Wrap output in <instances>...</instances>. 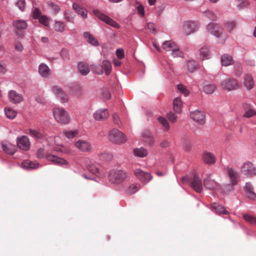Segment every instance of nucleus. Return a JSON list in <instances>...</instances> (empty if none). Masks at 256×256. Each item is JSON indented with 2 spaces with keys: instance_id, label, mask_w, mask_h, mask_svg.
Returning <instances> with one entry per match:
<instances>
[{
  "instance_id": "1",
  "label": "nucleus",
  "mask_w": 256,
  "mask_h": 256,
  "mask_svg": "<svg viewBox=\"0 0 256 256\" xmlns=\"http://www.w3.org/2000/svg\"><path fill=\"white\" fill-rule=\"evenodd\" d=\"M55 120L62 124H68L70 120L68 112L63 108H55L52 110Z\"/></svg>"
},
{
  "instance_id": "2",
  "label": "nucleus",
  "mask_w": 256,
  "mask_h": 256,
  "mask_svg": "<svg viewBox=\"0 0 256 256\" xmlns=\"http://www.w3.org/2000/svg\"><path fill=\"white\" fill-rule=\"evenodd\" d=\"M108 138L110 142L118 144L124 143L127 140L126 136L118 129L110 130Z\"/></svg>"
},
{
  "instance_id": "3",
  "label": "nucleus",
  "mask_w": 256,
  "mask_h": 256,
  "mask_svg": "<svg viewBox=\"0 0 256 256\" xmlns=\"http://www.w3.org/2000/svg\"><path fill=\"white\" fill-rule=\"evenodd\" d=\"M206 29L208 32L216 38L224 37L223 40L221 42L222 43H224L228 38L227 35L223 33L222 28L217 24H209L207 26Z\"/></svg>"
},
{
  "instance_id": "4",
  "label": "nucleus",
  "mask_w": 256,
  "mask_h": 256,
  "mask_svg": "<svg viewBox=\"0 0 256 256\" xmlns=\"http://www.w3.org/2000/svg\"><path fill=\"white\" fill-rule=\"evenodd\" d=\"M127 177L126 172L121 170H112L109 174L110 180L114 184H120L124 182Z\"/></svg>"
},
{
  "instance_id": "5",
  "label": "nucleus",
  "mask_w": 256,
  "mask_h": 256,
  "mask_svg": "<svg viewBox=\"0 0 256 256\" xmlns=\"http://www.w3.org/2000/svg\"><path fill=\"white\" fill-rule=\"evenodd\" d=\"M220 86L224 90L232 91L237 90L239 85L237 80L234 78H226L220 83Z\"/></svg>"
},
{
  "instance_id": "6",
  "label": "nucleus",
  "mask_w": 256,
  "mask_h": 256,
  "mask_svg": "<svg viewBox=\"0 0 256 256\" xmlns=\"http://www.w3.org/2000/svg\"><path fill=\"white\" fill-rule=\"evenodd\" d=\"M93 12L94 14L98 18V19L104 22L106 24L115 28H118L120 27L119 24L116 22L114 20L110 18L108 16L101 12L98 10H94Z\"/></svg>"
},
{
  "instance_id": "7",
  "label": "nucleus",
  "mask_w": 256,
  "mask_h": 256,
  "mask_svg": "<svg viewBox=\"0 0 256 256\" xmlns=\"http://www.w3.org/2000/svg\"><path fill=\"white\" fill-rule=\"evenodd\" d=\"M198 28L199 26L196 22H186L183 26L182 32L184 35L188 36L196 31Z\"/></svg>"
},
{
  "instance_id": "8",
  "label": "nucleus",
  "mask_w": 256,
  "mask_h": 256,
  "mask_svg": "<svg viewBox=\"0 0 256 256\" xmlns=\"http://www.w3.org/2000/svg\"><path fill=\"white\" fill-rule=\"evenodd\" d=\"M241 172L246 176H253L256 175V168L252 162H247L242 166Z\"/></svg>"
},
{
  "instance_id": "9",
  "label": "nucleus",
  "mask_w": 256,
  "mask_h": 256,
  "mask_svg": "<svg viewBox=\"0 0 256 256\" xmlns=\"http://www.w3.org/2000/svg\"><path fill=\"white\" fill-rule=\"evenodd\" d=\"M74 146L82 152H90L92 150L91 144L85 140H79L74 142Z\"/></svg>"
},
{
  "instance_id": "10",
  "label": "nucleus",
  "mask_w": 256,
  "mask_h": 256,
  "mask_svg": "<svg viewBox=\"0 0 256 256\" xmlns=\"http://www.w3.org/2000/svg\"><path fill=\"white\" fill-rule=\"evenodd\" d=\"M18 147L24 151L28 150L30 146V142L28 138L26 136H18L16 138Z\"/></svg>"
},
{
  "instance_id": "11",
  "label": "nucleus",
  "mask_w": 256,
  "mask_h": 256,
  "mask_svg": "<svg viewBox=\"0 0 256 256\" xmlns=\"http://www.w3.org/2000/svg\"><path fill=\"white\" fill-rule=\"evenodd\" d=\"M52 93L56 97L62 102L66 103L68 101V98L64 92L58 86H54L52 88Z\"/></svg>"
},
{
  "instance_id": "12",
  "label": "nucleus",
  "mask_w": 256,
  "mask_h": 256,
  "mask_svg": "<svg viewBox=\"0 0 256 256\" xmlns=\"http://www.w3.org/2000/svg\"><path fill=\"white\" fill-rule=\"evenodd\" d=\"M190 186L197 192L200 193L202 190V180L196 174H194L192 178L189 180Z\"/></svg>"
},
{
  "instance_id": "13",
  "label": "nucleus",
  "mask_w": 256,
  "mask_h": 256,
  "mask_svg": "<svg viewBox=\"0 0 256 256\" xmlns=\"http://www.w3.org/2000/svg\"><path fill=\"white\" fill-rule=\"evenodd\" d=\"M226 170L232 185L234 186L237 184L239 177V174L238 171L230 167H226Z\"/></svg>"
},
{
  "instance_id": "14",
  "label": "nucleus",
  "mask_w": 256,
  "mask_h": 256,
  "mask_svg": "<svg viewBox=\"0 0 256 256\" xmlns=\"http://www.w3.org/2000/svg\"><path fill=\"white\" fill-rule=\"evenodd\" d=\"M88 170L98 177L102 178L104 176V174L102 171L100 166L98 164H89L88 166Z\"/></svg>"
},
{
  "instance_id": "15",
  "label": "nucleus",
  "mask_w": 256,
  "mask_h": 256,
  "mask_svg": "<svg viewBox=\"0 0 256 256\" xmlns=\"http://www.w3.org/2000/svg\"><path fill=\"white\" fill-rule=\"evenodd\" d=\"M191 118L200 124H204L205 122V115L200 110H196L190 112Z\"/></svg>"
},
{
  "instance_id": "16",
  "label": "nucleus",
  "mask_w": 256,
  "mask_h": 256,
  "mask_svg": "<svg viewBox=\"0 0 256 256\" xmlns=\"http://www.w3.org/2000/svg\"><path fill=\"white\" fill-rule=\"evenodd\" d=\"M109 116L108 110L106 108H101L97 110L93 114L96 120H104L107 118Z\"/></svg>"
},
{
  "instance_id": "17",
  "label": "nucleus",
  "mask_w": 256,
  "mask_h": 256,
  "mask_svg": "<svg viewBox=\"0 0 256 256\" xmlns=\"http://www.w3.org/2000/svg\"><path fill=\"white\" fill-rule=\"evenodd\" d=\"M204 185L206 189L212 190L219 188V184L214 180L211 179L210 176L204 180Z\"/></svg>"
},
{
  "instance_id": "18",
  "label": "nucleus",
  "mask_w": 256,
  "mask_h": 256,
  "mask_svg": "<svg viewBox=\"0 0 256 256\" xmlns=\"http://www.w3.org/2000/svg\"><path fill=\"white\" fill-rule=\"evenodd\" d=\"M242 106L245 111L243 116L244 117L250 118L254 116H256V112L252 108V106L250 104L247 102H244L242 104Z\"/></svg>"
},
{
  "instance_id": "19",
  "label": "nucleus",
  "mask_w": 256,
  "mask_h": 256,
  "mask_svg": "<svg viewBox=\"0 0 256 256\" xmlns=\"http://www.w3.org/2000/svg\"><path fill=\"white\" fill-rule=\"evenodd\" d=\"M8 98L11 102L13 104H18L21 102L23 100L22 94H18L15 90H10L8 92Z\"/></svg>"
},
{
  "instance_id": "20",
  "label": "nucleus",
  "mask_w": 256,
  "mask_h": 256,
  "mask_svg": "<svg viewBox=\"0 0 256 256\" xmlns=\"http://www.w3.org/2000/svg\"><path fill=\"white\" fill-rule=\"evenodd\" d=\"M72 8L74 12L80 15L82 18H87V11L84 8L81 6L80 4L76 2L72 4Z\"/></svg>"
},
{
  "instance_id": "21",
  "label": "nucleus",
  "mask_w": 256,
  "mask_h": 256,
  "mask_svg": "<svg viewBox=\"0 0 256 256\" xmlns=\"http://www.w3.org/2000/svg\"><path fill=\"white\" fill-rule=\"evenodd\" d=\"M2 147L3 151L10 155H13L16 152V147L14 144L10 143H2Z\"/></svg>"
},
{
  "instance_id": "22",
  "label": "nucleus",
  "mask_w": 256,
  "mask_h": 256,
  "mask_svg": "<svg viewBox=\"0 0 256 256\" xmlns=\"http://www.w3.org/2000/svg\"><path fill=\"white\" fill-rule=\"evenodd\" d=\"M202 160L204 162L208 164H212L216 162L214 155L210 152H206L203 154Z\"/></svg>"
},
{
  "instance_id": "23",
  "label": "nucleus",
  "mask_w": 256,
  "mask_h": 256,
  "mask_svg": "<svg viewBox=\"0 0 256 256\" xmlns=\"http://www.w3.org/2000/svg\"><path fill=\"white\" fill-rule=\"evenodd\" d=\"M39 164L36 162H32L28 160H24L22 163V167L26 170H31L38 167Z\"/></svg>"
},
{
  "instance_id": "24",
  "label": "nucleus",
  "mask_w": 256,
  "mask_h": 256,
  "mask_svg": "<svg viewBox=\"0 0 256 256\" xmlns=\"http://www.w3.org/2000/svg\"><path fill=\"white\" fill-rule=\"evenodd\" d=\"M244 85L248 90L253 88L254 82L252 77L250 74H246L244 77Z\"/></svg>"
},
{
  "instance_id": "25",
  "label": "nucleus",
  "mask_w": 256,
  "mask_h": 256,
  "mask_svg": "<svg viewBox=\"0 0 256 256\" xmlns=\"http://www.w3.org/2000/svg\"><path fill=\"white\" fill-rule=\"evenodd\" d=\"M221 62L224 66H228L234 64L232 57L228 54H224L222 56Z\"/></svg>"
},
{
  "instance_id": "26",
  "label": "nucleus",
  "mask_w": 256,
  "mask_h": 256,
  "mask_svg": "<svg viewBox=\"0 0 256 256\" xmlns=\"http://www.w3.org/2000/svg\"><path fill=\"white\" fill-rule=\"evenodd\" d=\"M83 36L86 40L87 42L92 45L94 46H98L99 45L98 42L90 32H84Z\"/></svg>"
},
{
  "instance_id": "27",
  "label": "nucleus",
  "mask_w": 256,
  "mask_h": 256,
  "mask_svg": "<svg viewBox=\"0 0 256 256\" xmlns=\"http://www.w3.org/2000/svg\"><path fill=\"white\" fill-rule=\"evenodd\" d=\"M38 72L44 78H47L50 75V68L44 64H41L38 67Z\"/></svg>"
},
{
  "instance_id": "28",
  "label": "nucleus",
  "mask_w": 256,
  "mask_h": 256,
  "mask_svg": "<svg viewBox=\"0 0 256 256\" xmlns=\"http://www.w3.org/2000/svg\"><path fill=\"white\" fill-rule=\"evenodd\" d=\"M211 208L218 214H228V211L226 210L224 207L216 203H214L211 205Z\"/></svg>"
},
{
  "instance_id": "29",
  "label": "nucleus",
  "mask_w": 256,
  "mask_h": 256,
  "mask_svg": "<svg viewBox=\"0 0 256 256\" xmlns=\"http://www.w3.org/2000/svg\"><path fill=\"white\" fill-rule=\"evenodd\" d=\"M210 50L207 46H204L202 47L199 50L200 58L202 60H206L209 58Z\"/></svg>"
},
{
  "instance_id": "30",
  "label": "nucleus",
  "mask_w": 256,
  "mask_h": 256,
  "mask_svg": "<svg viewBox=\"0 0 256 256\" xmlns=\"http://www.w3.org/2000/svg\"><path fill=\"white\" fill-rule=\"evenodd\" d=\"M78 72L83 76L87 75L90 71L88 66L82 62H80L78 64Z\"/></svg>"
},
{
  "instance_id": "31",
  "label": "nucleus",
  "mask_w": 256,
  "mask_h": 256,
  "mask_svg": "<svg viewBox=\"0 0 256 256\" xmlns=\"http://www.w3.org/2000/svg\"><path fill=\"white\" fill-rule=\"evenodd\" d=\"M176 44L172 40H166L162 44V48L166 51H172L176 46Z\"/></svg>"
},
{
  "instance_id": "32",
  "label": "nucleus",
  "mask_w": 256,
  "mask_h": 256,
  "mask_svg": "<svg viewBox=\"0 0 256 256\" xmlns=\"http://www.w3.org/2000/svg\"><path fill=\"white\" fill-rule=\"evenodd\" d=\"M155 142V139L152 134L150 132H145V145L152 146Z\"/></svg>"
},
{
  "instance_id": "33",
  "label": "nucleus",
  "mask_w": 256,
  "mask_h": 256,
  "mask_svg": "<svg viewBox=\"0 0 256 256\" xmlns=\"http://www.w3.org/2000/svg\"><path fill=\"white\" fill-rule=\"evenodd\" d=\"M173 108L176 112L180 113L182 109V102L179 97L174 99L173 102Z\"/></svg>"
},
{
  "instance_id": "34",
  "label": "nucleus",
  "mask_w": 256,
  "mask_h": 256,
  "mask_svg": "<svg viewBox=\"0 0 256 256\" xmlns=\"http://www.w3.org/2000/svg\"><path fill=\"white\" fill-rule=\"evenodd\" d=\"M198 62L196 60H188L186 62V68L190 72H192L198 68Z\"/></svg>"
},
{
  "instance_id": "35",
  "label": "nucleus",
  "mask_w": 256,
  "mask_h": 256,
  "mask_svg": "<svg viewBox=\"0 0 256 256\" xmlns=\"http://www.w3.org/2000/svg\"><path fill=\"white\" fill-rule=\"evenodd\" d=\"M13 26L17 29L24 30L27 28L28 24L24 20H17L13 22Z\"/></svg>"
},
{
  "instance_id": "36",
  "label": "nucleus",
  "mask_w": 256,
  "mask_h": 256,
  "mask_svg": "<svg viewBox=\"0 0 256 256\" xmlns=\"http://www.w3.org/2000/svg\"><path fill=\"white\" fill-rule=\"evenodd\" d=\"M224 26L228 32L231 33L236 26V22L235 21L231 20L226 22L224 24Z\"/></svg>"
},
{
  "instance_id": "37",
  "label": "nucleus",
  "mask_w": 256,
  "mask_h": 256,
  "mask_svg": "<svg viewBox=\"0 0 256 256\" xmlns=\"http://www.w3.org/2000/svg\"><path fill=\"white\" fill-rule=\"evenodd\" d=\"M54 29L56 31L62 32L65 30V24L61 21H56Z\"/></svg>"
},
{
  "instance_id": "38",
  "label": "nucleus",
  "mask_w": 256,
  "mask_h": 256,
  "mask_svg": "<svg viewBox=\"0 0 256 256\" xmlns=\"http://www.w3.org/2000/svg\"><path fill=\"white\" fill-rule=\"evenodd\" d=\"M158 120L163 126L164 130L168 131L170 130V124L168 120L162 116H160L158 118Z\"/></svg>"
},
{
  "instance_id": "39",
  "label": "nucleus",
  "mask_w": 256,
  "mask_h": 256,
  "mask_svg": "<svg viewBox=\"0 0 256 256\" xmlns=\"http://www.w3.org/2000/svg\"><path fill=\"white\" fill-rule=\"evenodd\" d=\"M62 134L65 136L68 139H72L77 136L78 134V130H68L64 131L62 133Z\"/></svg>"
},
{
  "instance_id": "40",
  "label": "nucleus",
  "mask_w": 256,
  "mask_h": 256,
  "mask_svg": "<svg viewBox=\"0 0 256 256\" xmlns=\"http://www.w3.org/2000/svg\"><path fill=\"white\" fill-rule=\"evenodd\" d=\"M102 68L104 69L106 74L109 75L112 70V64L110 62L104 60L102 62Z\"/></svg>"
},
{
  "instance_id": "41",
  "label": "nucleus",
  "mask_w": 256,
  "mask_h": 256,
  "mask_svg": "<svg viewBox=\"0 0 256 256\" xmlns=\"http://www.w3.org/2000/svg\"><path fill=\"white\" fill-rule=\"evenodd\" d=\"M99 158L101 160L109 161L112 158V154L110 152H104L98 155Z\"/></svg>"
},
{
  "instance_id": "42",
  "label": "nucleus",
  "mask_w": 256,
  "mask_h": 256,
  "mask_svg": "<svg viewBox=\"0 0 256 256\" xmlns=\"http://www.w3.org/2000/svg\"><path fill=\"white\" fill-rule=\"evenodd\" d=\"M28 130L30 134L35 138L40 140L44 138V136L42 134L34 129L30 128Z\"/></svg>"
},
{
  "instance_id": "43",
  "label": "nucleus",
  "mask_w": 256,
  "mask_h": 256,
  "mask_svg": "<svg viewBox=\"0 0 256 256\" xmlns=\"http://www.w3.org/2000/svg\"><path fill=\"white\" fill-rule=\"evenodd\" d=\"M216 88V86L214 84H210L205 85L203 87V90L207 94H212L214 92Z\"/></svg>"
},
{
  "instance_id": "44",
  "label": "nucleus",
  "mask_w": 256,
  "mask_h": 256,
  "mask_svg": "<svg viewBox=\"0 0 256 256\" xmlns=\"http://www.w3.org/2000/svg\"><path fill=\"white\" fill-rule=\"evenodd\" d=\"M4 112L6 117L10 119H13L16 116V112L10 108H5Z\"/></svg>"
},
{
  "instance_id": "45",
  "label": "nucleus",
  "mask_w": 256,
  "mask_h": 256,
  "mask_svg": "<svg viewBox=\"0 0 256 256\" xmlns=\"http://www.w3.org/2000/svg\"><path fill=\"white\" fill-rule=\"evenodd\" d=\"M136 176L143 182L144 181V172L140 168H136L134 172Z\"/></svg>"
},
{
  "instance_id": "46",
  "label": "nucleus",
  "mask_w": 256,
  "mask_h": 256,
  "mask_svg": "<svg viewBox=\"0 0 256 256\" xmlns=\"http://www.w3.org/2000/svg\"><path fill=\"white\" fill-rule=\"evenodd\" d=\"M92 70L98 74H102L104 73L102 66L99 64L92 65Z\"/></svg>"
},
{
  "instance_id": "47",
  "label": "nucleus",
  "mask_w": 256,
  "mask_h": 256,
  "mask_svg": "<svg viewBox=\"0 0 256 256\" xmlns=\"http://www.w3.org/2000/svg\"><path fill=\"white\" fill-rule=\"evenodd\" d=\"M243 218L244 220L252 224H256V218L248 214H244Z\"/></svg>"
},
{
  "instance_id": "48",
  "label": "nucleus",
  "mask_w": 256,
  "mask_h": 256,
  "mask_svg": "<svg viewBox=\"0 0 256 256\" xmlns=\"http://www.w3.org/2000/svg\"><path fill=\"white\" fill-rule=\"evenodd\" d=\"M139 188H140L138 185L136 184H132L129 186L127 188L126 192L128 194H132L136 192Z\"/></svg>"
},
{
  "instance_id": "49",
  "label": "nucleus",
  "mask_w": 256,
  "mask_h": 256,
  "mask_svg": "<svg viewBox=\"0 0 256 256\" xmlns=\"http://www.w3.org/2000/svg\"><path fill=\"white\" fill-rule=\"evenodd\" d=\"M177 88L178 90L184 96H187L188 95L190 92L187 89L186 86L182 84H179L177 86Z\"/></svg>"
},
{
  "instance_id": "50",
  "label": "nucleus",
  "mask_w": 256,
  "mask_h": 256,
  "mask_svg": "<svg viewBox=\"0 0 256 256\" xmlns=\"http://www.w3.org/2000/svg\"><path fill=\"white\" fill-rule=\"evenodd\" d=\"M234 74L236 76H240L242 74V67L240 64L239 63H234Z\"/></svg>"
},
{
  "instance_id": "51",
  "label": "nucleus",
  "mask_w": 256,
  "mask_h": 256,
  "mask_svg": "<svg viewBox=\"0 0 256 256\" xmlns=\"http://www.w3.org/2000/svg\"><path fill=\"white\" fill-rule=\"evenodd\" d=\"M172 52V55L174 58H182L184 56L182 52L179 49L177 46H176V48H174Z\"/></svg>"
},
{
  "instance_id": "52",
  "label": "nucleus",
  "mask_w": 256,
  "mask_h": 256,
  "mask_svg": "<svg viewBox=\"0 0 256 256\" xmlns=\"http://www.w3.org/2000/svg\"><path fill=\"white\" fill-rule=\"evenodd\" d=\"M204 14L210 20L214 21L216 20V16L212 11L206 10L204 12Z\"/></svg>"
},
{
  "instance_id": "53",
  "label": "nucleus",
  "mask_w": 256,
  "mask_h": 256,
  "mask_svg": "<svg viewBox=\"0 0 256 256\" xmlns=\"http://www.w3.org/2000/svg\"><path fill=\"white\" fill-rule=\"evenodd\" d=\"M134 154L136 156L144 157V148L142 147L140 148H134Z\"/></svg>"
},
{
  "instance_id": "54",
  "label": "nucleus",
  "mask_w": 256,
  "mask_h": 256,
  "mask_svg": "<svg viewBox=\"0 0 256 256\" xmlns=\"http://www.w3.org/2000/svg\"><path fill=\"white\" fill-rule=\"evenodd\" d=\"M38 21L40 24L46 26H49V20L46 16L43 15L40 16Z\"/></svg>"
},
{
  "instance_id": "55",
  "label": "nucleus",
  "mask_w": 256,
  "mask_h": 256,
  "mask_svg": "<svg viewBox=\"0 0 256 256\" xmlns=\"http://www.w3.org/2000/svg\"><path fill=\"white\" fill-rule=\"evenodd\" d=\"M60 56L64 60H68L70 56L68 50L66 48H63L60 52Z\"/></svg>"
},
{
  "instance_id": "56",
  "label": "nucleus",
  "mask_w": 256,
  "mask_h": 256,
  "mask_svg": "<svg viewBox=\"0 0 256 256\" xmlns=\"http://www.w3.org/2000/svg\"><path fill=\"white\" fill-rule=\"evenodd\" d=\"M248 4L249 2L248 0H242L238 4H237V8L239 10H240L248 6Z\"/></svg>"
},
{
  "instance_id": "57",
  "label": "nucleus",
  "mask_w": 256,
  "mask_h": 256,
  "mask_svg": "<svg viewBox=\"0 0 256 256\" xmlns=\"http://www.w3.org/2000/svg\"><path fill=\"white\" fill-rule=\"evenodd\" d=\"M49 7L53 10L54 14H57L60 10V8L57 4L54 2H50L48 4Z\"/></svg>"
},
{
  "instance_id": "58",
  "label": "nucleus",
  "mask_w": 256,
  "mask_h": 256,
  "mask_svg": "<svg viewBox=\"0 0 256 256\" xmlns=\"http://www.w3.org/2000/svg\"><path fill=\"white\" fill-rule=\"evenodd\" d=\"M45 150L43 148H38L36 152V156L38 158H43L45 157Z\"/></svg>"
},
{
  "instance_id": "59",
  "label": "nucleus",
  "mask_w": 256,
  "mask_h": 256,
  "mask_svg": "<svg viewBox=\"0 0 256 256\" xmlns=\"http://www.w3.org/2000/svg\"><path fill=\"white\" fill-rule=\"evenodd\" d=\"M16 6L20 10L24 11L26 8L25 0H18L16 2Z\"/></svg>"
},
{
  "instance_id": "60",
  "label": "nucleus",
  "mask_w": 256,
  "mask_h": 256,
  "mask_svg": "<svg viewBox=\"0 0 256 256\" xmlns=\"http://www.w3.org/2000/svg\"><path fill=\"white\" fill-rule=\"evenodd\" d=\"M112 119L114 124L120 127L122 125V122L118 115L116 113L112 115Z\"/></svg>"
},
{
  "instance_id": "61",
  "label": "nucleus",
  "mask_w": 256,
  "mask_h": 256,
  "mask_svg": "<svg viewBox=\"0 0 256 256\" xmlns=\"http://www.w3.org/2000/svg\"><path fill=\"white\" fill-rule=\"evenodd\" d=\"M58 156L53 154H48L46 156V159L50 162H52L54 164H56L58 160Z\"/></svg>"
},
{
  "instance_id": "62",
  "label": "nucleus",
  "mask_w": 256,
  "mask_h": 256,
  "mask_svg": "<svg viewBox=\"0 0 256 256\" xmlns=\"http://www.w3.org/2000/svg\"><path fill=\"white\" fill-rule=\"evenodd\" d=\"M148 29L152 33L155 34L156 32V25L152 22H149L148 24Z\"/></svg>"
},
{
  "instance_id": "63",
  "label": "nucleus",
  "mask_w": 256,
  "mask_h": 256,
  "mask_svg": "<svg viewBox=\"0 0 256 256\" xmlns=\"http://www.w3.org/2000/svg\"><path fill=\"white\" fill-rule=\"evenodd\" d=\"M58 160L56 162V163L55 164H57L58 166H63V165H67L68 164V162L64 160V158L58 157Z\"/></svg>"
},
{
  "instance_id": "64",
  "label": "nucleus",
  "mask_w": 256,
  "mask_h": 256,
  "mask_svg": "<svg viewBox=\"0 0 256 256\" xmlns=\"http://www.w3.org/2000/svg\"><path fill=\"white\" fill-rule=\"evenodd\" d=\"M64 16L65 19L68 22H74V17L72 16V14L65 12L64 14Z\"/></svg>"
}]
</instances>
